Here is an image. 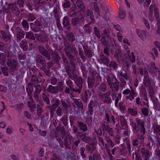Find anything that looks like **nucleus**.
Wrapping results in <instances>:
<instances>
[{"label":"nucleus","instance_id":"obj_1","mask_svg":"<svg viewBox=\"0 0 160 160\" xmlns=\"http://www.w3.org/2000/svg\"><path fill=\"white\" fill-rule=\"evenodd\" d=\"M137 126L138 128V133L137 137L138 138L141 139V142H143L144 140V138L143 135L145 132V123L142 120L136 119Z\"/></svg>","mask_w":160,"mask_h":160},{"label":"nucleus","instance_id":"obj_2","mask_svg":"<svg viewBox=\"0 0 160 160\" xmlns=\"http://www.w3.org/2000/svg\"><path fill=\"white\" fill-rule=\"evenodd\" d=\"M112 84L110 80H107L108 84L112 91L117 92L119 89V82L115 76L112 78Z\"/></svg>","mask_w":160,"mask_h":160},{"label":"nucleus","instance_id":"obj_3","mask_svg":"<svg viewBox=\"0 0 160 160\" xmlns=\"http://www.w3.org/2000/svg\"><path fill=\"white\" fill-rule=\"evenodd\" d=\"M7 65L9 67V70L12 72L17 71L18 69V63L16 60L15 59L12 60L8 59Z\"/></svg>","mask_w":160,"mask_h":160},{"label":"nucleus","instance_id":"obj_4","mask_svg":"<svg viewBox=\"0 0 160 160\" xmlns=\"http://www.w3.org/2000/svg\"><path fill=\"white\" fill-rule=\"evenodd\" d=\"M84 81V79L81 77H78L77 79L74 80L75 83L78 88H76V92H78L79 94L81 93Z\"/></svg>","mask_w":160,"mask_h":160},{"label":"nucleus","instance_id":"obj_5","mask_svg":"<svg viewBox=\"0 0 160 160\" xmlns=\"http://www.w3.org/2000/svg\"><path fill=\"white\" fill-rule=\"evenodd\" d=\"M38 50L39 53L46 57L48 60H50V53L48 52L45 48L42 46L40 45L38 47Z\"/></svg>","mask_w":160,"mask_h":160},{"label":"nucleus","instance_id":"obj_6","mask_svg":"<svg viewBox=\"0 0 160 160\" xmlns=\"http://www.w3.org/2000/svg\"><path fill=\"white\" fill-rule=\"evenodd\" d=\"M73 141L72 136L70 135H67L65 138L64 140V144L66 148L69 149H70V145L71 144Z\"/></svg>","mask_w":160,"mask_h":160},{"label":"nucleus","instance_id":"obj_7","mask_svg":"<svg viewBox=\"0 0 160 160\" xmlns=\"http://www.w3.org/2000/svg\"><path fill=\"white\" fill-rule=\"evenodd\" d=\"M110 93L109 92L105 93L99 94V95L102 100L105 103H109L111 102L110 96Z\"/></svg>","mask_w":160,"mask_h":160},{"label":"nucleus","instance_id":"obj_8","mask_svg":"<svg viewBox=\"0 0 160 160\" xmlns=\"http://www.w3.org/2000/svg\"><path fill=\"white\" fill-rule=\"evenodd\" d=\"M8 11L12 12L16 15H18L20 13V11L16 5L14 4H11L8 5Z\"/></svg>","mask_w":160,"mask_h":160},{"label":"nucleus","instance_id":"obj_9","mask_svg":"<svg viewBox=\"0 0 160 160\" xmlns=\"http://www.w3.org/2000/svg\"><path fill=\"white\" fill-rule=\"evenodd\" d=\"M17 34V38L18 40L20 41L22 38L24 37L25 33L24 31L19 27L16 28L15 29Z\"/></svg>","mask_w":160,"mask_h":160},{"label":"nucleus","instance_id":"obj_10","mask_svg":"<svg viewBox=\"0 0 160 160\" xmlns=\"http://www.w3.org/2000/svg\"><path fill=\"white\" fill-rule=\"evenodd\" d=\"M35 38H36L37 41L38 42L42 43H45L48 41L47 37L44 34L36 33L35 34Z\"/></svg>","mask_w":160,"mask_h":160},{"label":"nucleus","instance_id":"obj_11","mask_svg":"<svg viewBox=\"0 0 160 160\" xmlns=\"http://www.w3.org/2000/svg\"><path fill=\"white\" fill-rule=\"evenodd\" d=\"M29 101H28V106L30 109L31 112H33L34 111V109L36 108V105L34 102V100L32 97L29 98Z\"/></svg>","mask_w":160,"mask_h":160},{"label":"nucleus","instance_id":"obj_12","mask_svg":"<svg viewBox=\"0 0 160 160\" xmlns=\"http://www.w3.org/2000/svg\"><path fill=\"white\" fill-rule=\"evenodd\" d=\"M144 85L145 87H150L151 84V82L149 78V75L146 71H145L144 78L143 79Z\"/></svg>","mask_w":160,"mask_h":160},{"label":"nucleus","instance_id":"obj_13","mask_svg":"<svg viewBox=\"0 0 160 160\" xmlns=\"http://www.w3.org/2000/svg\"><path fill=\"white\" fill-rule=\"evenodd\" d=\"M120 124L122 126V129H127L128 126L127 122L124 116H121L120 118Z\"/></svg>","mask_w":160,"mask_h":160},{"label":"nucleus","instance_id":"obj_14","mask_svg":"<svg viewBox=\"0 0 160 160\" xmlns=\"http://www.w3.org/2000/svg\"><path fill=\"white\" fill-rule=\"evenodd\" d=\"M73 2V0H71ZM76 2V4L80 11H83L85 9V6L84 5L82 0H74Z\"/></svg>","mask_w":160,"mask_h":160},{"label":"nucleus","instance_id":"obj_15","mask_svg":"<svg viewBox=\"0 0 160 160\" xmlns=\"http://www.w3.org/2000/svg\"><path fill=\"white\" fill-rule=\"evenodd\" d=\"M71 24L73 27L77 28L80 26V20L78 18H74L71 20Z\"/></svg>","mask_w":160,"mask_h":160},{"label":"nucleus","instance_id":"obj_16","mask_svg":"<svg viewBox=\"0 0 160 160\" xmlns=\"http://www.w3.org/2000/svg\"><path fill=\"white\" fill-rule=\"evenodd\" d=\"M127 113L131 116L135 117L138 114L137 108H129L128 109Z\"/></svg>","mask_w":160,"mask_h":160},{"label":"nucleus","instance_id":"obj_17","mask_svg":"<svg viewBox=\"0 0 160 160\" xmlns=\"http://www.w3.org/2000/svg\"><path fill=\"white\" fill-rule=\"evenodd\" d=\"M36 61L37 63L44 65L46 64L45 58L40 54L38 55L36 57Z\"/></svg>","mask_w":160,"mask_h":160},{"label":"nucleus","instance_id":"obj_18","mask_svg":"<svg viewBox=\"0 0 160 160\" xmlns=\"http://www.w3.org/2000/svg\"><path fill=\"white\" fill-rule=\"evenodd\" d=\"M152 128L153 133L160 136V125H158L157 122L154 123L153 124Z\"/></svg>","mask_w":160,"mask_h":160},{"label":"nucleus","instance_id":"obj_19","mask_svg":"<svg viewBox=\"0 0 160 160\" xmlns=\"http://www.w3.org/2000/svg\"><path fill=\"white\" fill-rule=\"evenodd\" d=\"M62 24L64 26L66 27L68 30L70 29V24L68 18L67 16H66L64 17Z\"/></svg>","mask_w":160,"mask_h":160},{"label":"nucleus","instance_id":"obj_20","mask_svg":"<svg viewBox=\"0 0 160 160\" xmlns=\"http://www.w3.org/2000/svg\"><path fill=\"white\" fill-rule=\"evenodd\" d=\"M26 90L29 98L32 97V93L33 91L32 85L30 83H28L26 88Z\"/></svg>","mask_w":160,"mask_h":160},{"label":"nucleus","instance_id":"obj_21","mask_svg":"<svg viewBox=\"0 0 160 160\" xmlns=\"http://www.w3.org/2000/svg\"><path fill=\"white\" fill-rule=\"evenodd\" d=\"M78 126L79 129L83 132H85L88 130V128L86 124L83 122L78 121Z\"/></svg>","mask_w":160,"mask_h":160},{"label":"nucleus","instance_id":"obj_22","mask_svg":"<svg viewBox=\"0 0 160 160\" xmlns=\"http://www.w3.org/2000/svg\"><path fill=\"white\" fill-rule=\"evenodd\" d=\"M47 91L52 94H56L58 93L57 90L55 86H53L52 85H49L47 89Z\"/></svg>","mask_w":160,"mask_h":160},{"label":"nucleus","instance_id":"obj_23","mask_svg":"<svg viewBox=\"0 0 160 160\" xmlns=\"http://www.w3.org/2000/svg\"><path fill=\"white\" fill-rule=\"evenodd\" d=\"M51 102L52 103V109L53 111H55L59 104V101L58 99L53 98Z\"/></svg>","mask_w":160,"mask_h":160},{"label":"nucleus","instance_id":"obj_24","mask_svg":"<svg viewBox=\"0 0 160 160\" xmlns=\"http://www.w3.org/2000/svg\"><path fill=\"white\" fill-rule=\"evenodd\" d=\"M66 84L68 86L71 88V92H75L76 91V88H73V83L72 81L70 79L66 80Z\"/></svg>","mask_w":160,"mask_h":160},{"label":"nucleus","instance_id":"obj_25","mask_svg":"<svg viewBox=\"0 0 160 160\" xmlns=\"http://www.w3.org/2000/svg\"><path fill=\"white\" fill-rule=\"evenodd\" d=\"M100 60L101 63H102L107 66H108L109 59L107 57L104 55H102L101 57Z\"/></svg>","mask_w":160,"mask_h":160},{"label":"nucleus","instance_id":"obj_26","mask_svg":"<svg viewBox=\"0 0 160 160\" xmlns=\"http://www.w3.org/2000/svg\"><path fill=\"white\" fill-rule=\"evenodd\" d=\"M73 100L78 108H81L82 110L83 109V104L80 99L73 98Z\"/></svg>","mask_w":160,"mask_h":160},{"label":"nucleus","instance_id":"obj_27","mask_svg":"<svg viewBox=\"0 0 160 160\" xmlns=\"http://www.w3.org/2000/svg\"><path fill=\"white\" fill-rule=\"evenodd\" d=\"M0 32L3 40L7 41L8 40L11 41V35L8 36L7 34L3 31H1Z\"/></svg>","mask_w":160,"mask_h":160},{"label":"nucleus","instance_id":"obj_28","mask_svg":"<svg viewBox=\"0 0 160 160\" xmlns=\"http://www.w3.org/2000/svg\"><path fill=\"white\" fill-rule=\"evenodd\" d=\"M6 61V57L3 53H0V64L4 66Z\"/></svg>","mask_w":160,"mask_h":160},{"label":"nucleus","instance_id":"obj_29","mask_svg":"<svg viewBox=\"0 0 160 160\" xmlns=\"http://www.w3.org/2000/svg\"><path fill=\"white\" fill-rule=\"evenodd\" d=\"M20 47L24 51H26L28 47V42L25 40H22L20 43Z\"/></svg>","mask_w":160,"mask_h":160},{"label":"nucleus","instance_id":"obj_30","mask_svg":"<svg viewBox=\"0 0 160 160\" xmlns=\"http://www.w3.org/2000/svg\"><path fill=\"white\" fill-rule=\"evenodd\" d=\"M55 87L57 90L58 93V92H62L63 90V83L62 82H58V85Z\"/></svg>","mask_w":160,"mask_h":160},{"label":"nucleus","instance_id":"obj_31","mask_svg":"<svg viewBox=\"0 0 160 160\" xmlns=\"http://www.w3.org/2000/svg\"><path fill=\"white\" fill-rule=\"evenodd\" d=\"M25 38L33 40L35 39V37L34 36L33 33L31 31L26 32Z\"/></svg>","mask_w":160,"mask_h":160},{"label":"nucleus","instance_id":"obj_32","mask_svg":"<svg viewBox=\"0 0 160 160\" xmlns=\"http://www.w3.org/2000/svg\"><path fill=\"white\" fill-rule=\"evenodd\" d=\"M136 32L138 36L141 38L143 37V36L147 37V34H148L146 31L144 30L140 31L138 29H137Z\"/></svg>","mask_w":160,"mask_h":160},{"label":"nucleus","instance_id":"obj_33","mask_svg":"<svg viewBox=\"0 0 160 160\" xmlns=\"http://www.w3.org/2000/svg\"><path fill=\"white\" fill-rule=\"evenodd\" d=\"M131 89V92L130 94L126 96V98L127 99H129L131 101H132V100L134 98V96L135 95L136 93L134 91V90L132 88V87H130Z\"/></svg>","mask_w":160,"mask_h":160},{"label":"nucleus","instance_id":"obj_34","mask_svg":"<svg viewBox=\"0 0 160 160\" xmlns=\"http://www.w3.org/2000/svg\"><path fill=\"white\" fill-rule=\"evenodd\" d=\"M50 54L51 53L53 57L55 58L57 61H59L60 59V58L57 52L54 51H53L52 50H50L49 53Z\"/></svg>","mask_w":160,"mask_h":160},{"label":"nucleus","instance_id":"obj_35","mask_svg":"<svg viewBox=\"0 0 160 160\" xmlns=\"http://www.w3.org/2000/svg\"><path fill=\"white\" fill-rule=\"evenodd\" d=\"M114 57L117 59V61L119 62L120 58L122 57V52L120 49L117 50L114 54Z\"/></svg>","mask_w":160,"mask_h":160},{"label":"nucleus","instance_id":"obj_36","mask_svg":"<svg viewBox=\"0 0 160 160\" xmlns=\"http://www.w3.org/2000/svg\"><path fill=\"white\" fill-rule=\"evenodd\" d=\"M130 124L133 128V131L135 134L138 133V127L137 126L136 123L134 122L132 120V121H130Z\"/></svg>","mask_w":160,"mask_h":160},{"label":"nucleus","instance_id":"obj_37","mask_svg":"<svg viewBox=\"0 0 160 160\" xmlns=\"http://www.w3.org/2000/svg\"><path fill=\"white\" fill-rule=\"evenodd\" d=\"M95 82V80L93 78H88V88H91L93 87Z\"/></svg>","mask_w":160,"mask_h":160},{"label":"nucleus","instance_id":"obj_38","mask_svg":"<svg viewBox=\"0 0 160 160\" xmlns=\"http://www.w3.org/2000/svg\"><path fill=\"white\" fill-rule=\"evenodd\" d=\"M93 101L92 100H91L90 103H89L88 106V112L89 114L92 115V114L93 108L92 106L93 104Z\"/></svg>","mask_w":160,"mask_h":160},{"label":"nucleus","instance_id":"obj_39","mask_svg":"<svg viewBox=\"0 0 160 160\" xmlns=\"http://www.w3.org/2000/svg\"><path fill=\"white\" fill-rule=\"evenodd\" d=\"M93 8L95 12L97 13L100 17H101V15L100 14L99 9L97 3L96 2H94L93 3Z\"/></svg>","mask_w":160,"mask_h":160},{"label":"nucleus","instance_id":"obj_40","mask_svg":"<svg viewBox=\"0 0 160 160\" xmlns=\"http://www.w3.org/2000/svg\"><path fill=\"white\" fill-rule=\"evenodd\" d=\"M44 20L43 18H41L40 20L37 19L35 21V23L36 25L38 26H41L43 24L44 26L47 25L46 23H43V21H44Z\"/></svg>","mask_w":160,"mask_h":160},{"label":"nucleus","instance_id":"obj_41","mask_svg":"<svg viewBox=\"0 0 160 160\" xmlns=\"http://www.w3.org/2000/svg\"><path fill=\"white\" fill-rule=\"evenodd\" d=\"M119 15L120 18L122 19L124 18L126 16L125 11L122 7L119 8Z\"/></svg>","mask_w":160,"mask_h":160},{"label":"nucleus","instance_id":"obj_42","mask_svg":"<svg viewBox=\"0 0 160 160\" xmlns=\"http://www.w3.org/2000/svg\"><path fill=\"white\" fill-rule=\"evenodd\" d=\"M143 98L144 100L146 102H143L142 105H143L144 106H147L148 108H149L148 98L147 97V93L146 92L144 93V95Z\"/></svg>","mask_w":160,"mask_h":160},{"label":"nucleus","instance_id":"obj_43","mask_svg":"<svg viewBox=\"0 0 160 160\" xmlns=\"http://www.w3.org/2000/svg\"><path fill=\"white\" fill-rule=\"evenodd\" d=\"M71 5L70 2L68 0H65L63 2L62 6L64 8H69Z\"/></svg>","mask_w":160,"mask_h":160},{"label":"nucleus","instance_id":"obj_44","mask_svg":"<svg viewBox=\"0 0 160 160\" xmlns=\"http://www.w3.org/2000/svg\"><path fill=\"white\" fill-rule=\"evenodd\" d=\"M82 99L83 102L85 103L87 102L88 99V96L86 90L85 91L84 94L82 97Z\"/></svg>","mask_w":160,"mask_h":160},{"label":"nucleus","instance_id":"obj_45","mask_svg":"<svg viewBox=\"0 0 160 160\" xmlns=\"http://www.w3.org/2000/svg\"><path fill=\"white\" fill-rule=\"evenodd\" d=\"M118 78H120V77H123L126 80H128L129 78V77L126 73H123L121 71L118 72Z\"/></svg>","mask_w":160,"mask_h":160},{"label":"nucleus","instance_id":"obj_46","mask_svg":"<svg viewBox=\"0 0 160 160\" xmlns=\"http://www.w3.org/2000/svg\"><path fill=\"white\" fill-rule=\"evenodd\" d=\"M61 120L63 124L65 126H67L68 125V117L65 115L63 116L61 119Z\"/></svg>","mask_w":160,"mask_h":160},{"label":"nucleus","instance_id":"obj_47","mask_svg":"<svg viewBox=\"0 0 160 160\" xmlns=\"http://www.w3.org/2000/svg\"><path fill=\"white\" fill-rule=\"evenodd\" d=\"M87 151L88 152H90L91 154H92L93 151L96 150V148L94 147L93 145L87 146Z\"/></svg>","mask_w":160,"mask_h":160},{"label":"nucleus","instance_id":"obj_48","mask_svg":"<svg viewBox=\"0 0 160 160\" xmlns=\"http://www.w3.org/2000/svg\"><path fill=\"white\" fill-rule=\"evenodd\" d=\"M42 98L44 101L46 102L47 104L49 105L50 103L48 97L45 93H42Z\"/></svg>","mask_w":160,"mask_h":160},{"label":"nucleus","instance_id":"obj_49","mask_svg":"<svg viewBox=\"0 0 160 160\" xmlns=\"http://www.w3.org/2000/svg\"><path fill=\"white\" fill-rule=\"evenodd\" d=\"M77 12L74 10L73 8H72L69 12V15L71 17H75L77 15Z\"/></svg>","mask_w":160,"mask_h":160},{"label":"nucleus","instance_id":"obj_50","mask_svg":"<svg viewBox=\"0 0 160 160\" xmlns=\"http://www.w3.org/2000/svg\"><path fill=\"white\" fill-rule=\"evenodd\" d=\"M103 35L105 37L108 38H109L110 37V31L108 29H105L103 31V33L102 34V35Z\"/></svg>","mask_w":160,"mask_h":160},{"label":"nucleus","instance_id":"obj_51","mask_svg":"<svg viewBox=\"0 0 160 160\" xmlns=\"http://www.w3.org/2000/svg\"><path fill=\"white\" fill-rule=\"evenodd\" d=\"M118 106L119 108L122 112H123L126 110L125 106L122 102H120L119 103Z\"/></svg>","mask_w":160,"mask_h":160},{"label":"nucleus","instance_id":"obj_52","mask_svg":"<svg viewBox=\"0 0 160 160\" xmlns=\"http://www.w3.org/2000/svg\"><path fill=\"white\" fill-rule=\"evenodd\" d=\"M69 118L70 119V126H73V125L75 123V122H76V118L75 116H73L72 115L69 116Z\"/></svg>","mask_w":160,"mask_h":160},{"label":"nucleus","instance_id":"obj_53","mask_svg":"<svg viewBox=\"0 0 160 160\" xmlns=\"http://www.w3.org/2000/svg\"><path fill=\"white\" fill-rule=\"evenodd\" d=\"M148 108H142L141 109V112L143 115L145 116H147L149 113Z\"/></svg>","mask_w":160,"mask_h":160},{"label":"nucleus","instance_id":"obj_54","mask_svg":"<svg viewBox=\"0 0 160 160\" xmlns=\"http://www.w3.org/2000/svg\"><path fill=\"white\" fill-rule=\"evenodd\" d=\"M68 37L69 41L73 42L75 39V37L72 32L69 33L68 35Z\"/></svg>","mask_w":160,"mask_h":160},{"label":"nucleus","instance_id":"obj_55","mask_svg":"<svg viewBox=\"0 0 160 160\" xmlns=\"http://www.w3.org/2000/svg\"><path fill=\"white\" fill-rule=\"evenodd\" d=\"M18 57L19 60H20V62L23 65L24 64V62H21L20 60H25L26 58V55L23 53H21L19 54L18 55Z\"/></svg>","mask_w":160,"mask_h":160},{"label":"nucleus","instance_id":"obj_56","mask_svg":"<svg viewBox=\"0 0 160 160\" xmlns=\"http://www.w3.org/2000/svg\"><path fill=\"white\" fill-rule=\"evenodd\" d=\"M109 67L112 68L113 69H117L118 67V65L116 62L114 61H111L109 65Z\"/></svg>","mask_w":160,"mask_h":160},{"label":"nucleus","instance_id":"obj_57","mask_svg":"<svg viewBox=\"0 0 160 160\" xmlns=\"http://www.w3.org/2000/svg\"><path fill=\"white\" fill-rule=\"evenodd\" d=\"M128 55V56L129 59L131 62L133 63L135 61V57L134 55L133 52H132L131 54H130H130Z\"/></svg>","mask_w":160,"mask_h":160},{"label":"nucleus","instance_id":"obj_58","mask_svg":"<svg viewBox=\"0 0 160 160\" xmlns=\"http://www.w3.org/2000/svg\"><path fill=\"white\" fill-rule=\"evenodd\" d=\"M94 29L95 34L98 38L100 39L101 38V35L99 29L96 27H95Z\"/></svg>","mask_w":160,"mask_h":160},{"label":"nucleus","instance_id":"obj_59","mask_svg":"<svg viewBox=\"0 0 160 160\" xmlns=\"http://www.w3.org/2000/svg\"><path fill=\"white\" fill-rule=\"evenodd\" d=\"M35 19L36 17L34 14H30L28 15V21H33Z\"/></svg>","mask_w":160,"mask_h":160},{"label":"nucleus","instance_id":"obj_60","mask_svg":"<svg viewBox=\"0 0 160 160\" xmlns=\"http://www.w3.org/2000/svg\"><path fill=\"white\" fill-rule=\"evenodd\" d=\"M120 152L121 154L124 156H126L127 155V150L125 146L122 147V148L120 149Z\"/></svg>","mask_w":160,"mask_h":160},{"label":"nucleus","instance_id":"obj_61","mask_svg":"<svg viewBox=\"0 0 160 160\" xmlns=\"http://www.w3.org/2000/svg\"><path fill=\"white\" fill-rule=\"evenodd\" d=\"M31 80L33 84H37L38 82V78L35 76H32L31 78Z\"/></svg>","mask_w":160,"mask_h":160},{"label":"nucleus","instance_id":"obj_62","mask_svg":"<svg viewBox=\"0 0 160 160\" xmlns=\"http://www.w3.org/2000/svg\"><path fill=\"white\" fill-rule=\"evenodd\" d=\"M112 116H113L108 114V113H106L104 119L107 122H110V119H111Z\"/></svg>","mask_w":160,"mask_h":160},{"label":"nucleus","instance_id":"obj_63","mask_svg":"<svg viewBox=\"0 0 160 160\" xmlns=\"http://www.w3.org/2000/svg\"><path fill=\"white\" fill-rule=\"evenodd\" d=\"M102 130L103 131H105L107 129L109 126L108 125V122H104L102 124Z\"/></svg>","mask_w":160,"mask_h":160},{"label":"nucleus","instance_id":"obj_64","mask_svg":"<svg viewBox=\"0 0 160 160\" xmlns=\"http://www.w3.org/2000/svg\"><path fill=\"white\" fill-rule=\"evenodd\" d=\"M99 89L103 92H105L107 90V88L105 84L102 83L99 87Z\"/></svg>","mask_w":160,"mask_h":160}]
</instances>
